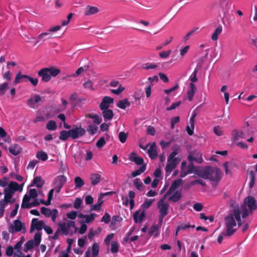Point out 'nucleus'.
<instances>
[{"mask_svg": "<svg viewBox=\"0 0 257 257\" xmlns=\"http://www.w3.org/2000/svg\"><path fill=\"white\" fill-rule=\"evenodd\" d=\"M52 38V35L50 33H42L38 35L37 38V40L34 44L35 46L38 43L43 41L44 42L48 39Z\"/></svg>", "mask_w": 257, "mask_h": 257, "instance_id": "18", "label": "nucleus"}, {"mask_svg": "<svg viewBox=\"0 0 257 257\" xmlns=\"http://www.w3.org/2000/svg\"><path fill=\"white\" fill-rule=\"evenodd\" d=\"M224 225L225 231H224V235L225 236L230 237L236 231V229L234 228L236 226V222L232 208H230V213L224 218Z\"/></svg>", "mask_w": 257, "mask_h": 257, "instance_id": "2", "label": "nucleus"}, {"mask_svg": "<svg viewBox=\"0 0 257 257\" xmlns=\"http://www.w3.org/2000/svg\"><path fill=\"white\" fill-rule=\"evenodd\" d=\"M75 188H81L84 184V181L80 177H76L74 179Z\"/></svg>", "mask_w": 257, "mask_h": 257, "instance_id": "37", "label": "nucleus"}, {"mask_svg": "<svg viewBox=\"0 0 257 257\" xmlns=\"http://www.w3.org/2000/svg\"><path fill=\"white\" fill-rule=\"evenodd\" d=\"M148 153L151 159H154L157 157L158 152L157 151V147L155 143H153L151 145L150 149L148 150Z\"/></svg>", "mask_w": 257, "mask_h": 257, "instance_id": "20", "label": "nucleus"}, {"mask_svg": "<svg viewBox=\"0 0 257 257\" xmlns=\"http://www.w3.org/2000/svg\"><path fill=\"white\" fill-rule=\"evenodd\" d=\"M83 86L85 89H87L91 91L94 90V88H93V83L90 80H87L83 84Z\"/></svg>", "mask_w": 257, "mask_h": 257, "instance_id": "58", "label": "nucleus"}, {"mask_svg": "<svg viewBox=\"0 0 257 257\" xmlns=\"http://www.w3.org/2000/svg\"><path fill=\"white\" fill-rule=\"evenodd\" d=\"M14 225H11L9 229L11 233H14L15 232L22 231L25 233L26 231L25 224L21 220L16 219L14 221Z\"/></svg>", "mask_w": 257, "mask_h": 257, "instance_id": "7", "label": "nucleus"}, {"mask_svg": "<svg viewBox=\"0 0 257 257\" xmlns=\"http://www.w3.org/2000/svg\"><path fill=\"white\" fill-rule=\"evenodd\" d=\"M67 181V177L64 175H59L57 176L54 181V185L63 187Z\"/></svg>", "mask_w": 257, "mask_h": 257, "instance_id": "16", "label": "nucleus"}, {"mask_svg": "<svg viewBox=\"0 0 257 257\" xmlns=\"http://www.w3.org/2000/svg\"><path fill=\"white\" fill-rule=\"evenodd\" d=\"M222 27L221 25L218 26L215 29L214 32L211 36V39L213 41H216L218 39V36L221 33Z\"/></svg>", "mask_w": 257, "mask_h": 257, "instance_id": "34", "label": "nucleus"}, {"mask_svg": "<svg viewBox=\"0 0 257 257\" xmlns=\"http://www.w3.org/2000/svg\"><path fill=\"white\" fill-rule=\"evenodd\" d=\"M172 152L169 155L167 158V165L165 168L166 176H169L174 169H175L178 164L181 161L179 157H176L181 151V148L180 145L178 144L174 145L172 147Z\"/></svg>", "mask_w": 257, "mask_h": 257, "instance_id": "1", "label": "nucleus"}, {"mask_svg": "<svg viewBox=\"0 0 257 257\" xmlns=\"http://www.w3.org/2000/svg\"><path fill=\"white\" fill-rule=\"evenodd\" d=\"M145 217V212L143 211L140 213V211H136L133 215L134 221L136 223L141 222Z\"/></svg>", "mask_w": 257, "mask_h": 257, "instance_id": "21", "label": "nucleus"}, {"mask_svg": "<svg viewBox=\"0 0 257 257\" xmlns=\"http://www.w3.org/2000/svg\"><path fill=\"white\" fill-rule=\"evenodd\" d=\"M36 157L38 159L43 161H45L48 159V155L44 151L38 152L36 155Z\"/></svg>", "mask_w": 257, "mask_h": 257, "instance_id": "46", "label": "nucleus"}, {"mask_svg": "<svg viewBox=\"0 0 257 257\" xmlns=\"http://www.w3.org/2000/svg\"><path fill=\"white\" fill-rule=\"evenodd\" d=\"M183 180L181 179L176 180L171 184L170 188L164 195V197H167L168 196L170 195L173 192H174L177 188L182 183Z\"/></svg>", "mask_w": 257, "mask_h": 257, "instance_id": "13", "label": "nucleus"}, {"mask_svg": "<svg viewBox=\"0 0 257 257\" xmlns=\"http://www.w3.org/2000/svg\"><path fill=\"white\" fill-rule=\"evenodd\" d=\"M146 166L145 165H142L140 168L139 169H138L136 171H133L132 173V175L134 177H135L137 176H139L140 175V174H141L142 173L144 172L146 170Z\"/></svg>", "mask_w": 257, "mask_h": 257, "instance_id": "41", "label": "nucleus"}, {"mask_svg": "<svg viewBox=\"0 0 257 257\" xmlns=\"http://www.w3.org/2000/svg\"><path fill=\"white\" fill-rule=\"evenodd\" d=\"M243 138V133L241 131L234 129L231 133V141L233 143L237 142L240 139Z\"/></svg>", "mask_w": 257, "mask_h": 257, "instance_id": "15", "label": "nucleus"}, {"mask_svg": "<svg viewBox=\"0 0 257 257\" xmlns=\"http://www.w3.org/2000/svg\"><path fill=\"white\" fill-rule=\"evenodd\" d=\"M248 206L250 212L257 208L256 200L251 196H248L245 198L243 204L240 206V210L242 211L241 217L242 218L246 217L248 215V211L246 208Z\"/></svg>", "mask_w": 257, "mask_h": 257, "instance_id": "3", "label": "nucleus"}, {"mask_svg": "<svg viewBox=\"0 0 257 257\" xmlns=\"http://www.w3.org/2000/svg\"><path fill=\"white\" fill-rule=\"evenodd\" d=\"M216 3L222 9V11H224L227 9L228 1V0H217Z\"/></svg>", "mask_w": 257, "mask_h": 257, "instance_id": "53", "label": "nucleus"}, {"mask_svg": "<svg viewBox=\"0 0 257 257\" xmlns=\"http://www.w3.org/2000/svg\"><path fill=\"white\" fill-rule=\"evenodd\" d=\"M130 160L134 162L137 165H142L144 162L143 158L137 156L135 152H132L130 154Z\"/></svg>", "mask_w": 257, "mask_h": 257, "instance_id": "22", "label": "nucleus"}, {"mask_svg": "<svg viewBox=\"0 0 257 257\" xmlns=\"http://www.w3.org/2000/svg\"><path fill=\"white\" fill-rule=\"evenodd\" d=\"M102 203H103V201L101 200V196H100L98 198V200L97 203L92 205L91 206V210H95V211L99 210L101 208Z\"/></svg>", "mask_w": 257, "mask_h": 257, "instance_id": "47", "label": "nucleus"}, {"mask_svg": "<svg viewBox=\"0 0 257 257\" xmlns=\"http://www.w3.org/2000/svg\"><path fill=\"white\" fill-rule=\"evenodd\" d=\"M14 193H13V192L10 191L9 189H7V188H6L4 190V198L8 202H10V200L12 198Z\"/></svg>", "mask_w": 257, "mask_h": 257, "instance_id": "43", "label": "nucleus"}, {"mask_svg": "<svg viewBox=\"0 0 257 257\" xmlns=\"http://www.w3.org/2000/svg\"><path fill=\"white\" fill-rule=\"evenodd\" d=\"M110 250L112 253H116L118 251V244L116 241L111 242Z\"/></svg>", "mask_w": 257, "mask_h": 257, "instance_id": "55", "label": "nucleus"}, {"mask_svg": "<svg viewBox=\"0 0 257 257\" xmlns=\"http://www.w3.org/2000/svg\"><path fill=\"white\" fill-rule=\"evenodd\" d=\"M133 184L135 187L139 191H141L142 189L145 187L141 180L139 178H136L134 180Z\"/></svg>", "mask_w": 257, "mask_h": 257, "instance_id": "38", "label": "nucleus"}, {"mask_svg": "<svg viewBox=\"0 0 257 257\" xmlns=\"http://www.w3.org/2000/svg\"><path fill=\"white\" fill-rule=\"evenodd\" d=\"M45 184V181L40 176H36L33 180L30 186H36L38 188H41Z\"/></svg>", "mask_w": 257, "mask_h": 257, "instance_id": "23", "label": "nucleus"}, {"mask_svg": "<svg viewBox=\"0 0 257 257\" xmlns=\"http://www.w3.org/2000/svg\"><path fill=\"white\" fill-rule=\"evenodd\" d=\"M101 110L102 116L105 121L110 120L113 118L114 114L111 109H106Z\"/></svg>", "mask_w": 257, "mask_h": 257, "instance_id": "24", "label": "nucleus"}, {"mask_svg": "<svg viewBox=\"0 0 257 257\" xmlns=\"http://www.w3.org/2000/svg\"><path fill=\"white\" fill-rule=\"evenodd\" d=\"M90 179L91 184L93 186L98 184L101 180V176L98 173H93L91 174Z\"/></svg>", "mask_w": 257, "mask_h": 257, "instance_id": "28", "label": "nucleus"}, {"mask_svg": "<svg viewBox=\"0 0 257 257\" xmlns=\"http://www.w3.org/2000/svg\"><path fill=\"white\" fill-rule=\"evenodd\" d=\"M128 197L130 198V208L132 209L135 206V201L134 200L135 197V192L133 191H130L128 192Z\"/></svg>", "mask_w": 257, "mask_h": 257, "instance_id": "45", "label": "nucleus"}, {"mask_svg": "<svg viewBox=\"0 0 257 257\" xmlns=\"http://www.w3.org/2000/svg\"><path fill=\"white\" fill-rule=\"evenodd\" d=\"M198 72V70L195 69L193 73H192L191 76H190V80L191 81V83H194V82H196L198 80V78L197 77V74Z\"/></svg>", "mask_w": 257, "mask_h": 257, "instance_id": "63", "label": "nucleus"}, {"mask_svg": "<svg viewBox=\"0 0 257 257\" xmlns=\"http://www.w3.org/2000/svg\"><path fill=\"white\" fill-rule=\"evenodd\" d=\"M60 73V70L54 67L44 68L41 69L38 73V75L42 78V81L48 82L51 77H55Z\"/></svg>", "mask_w": 257, "mask_h": 257, "instance_id": "4", "label": "nucleus"}, {"mask_svg": "<svg viewBox=\"0 0 257 257\" xmlns=\"http://www.w3.org/2000/svg\"><path fill=\"white\" fill-rule=\"evenodd\" d=\"M106 142L104 137H101L96 142V146L98 148H101L105 144Z\"/></svg>", "mask_w": 257, "mask_h": 257, "instance_id": "62", "label": "nucleus"}, {"mask_svg": "<svg viewBox=\"0 0 257 257\" xmlns=\"http://www.w3.org/2000/svg\"><path fill=\"white\" fill-rule=\"evenodd\" d=\"M113 98L110 96H104L102 99L101 102L99 104V108L100 110H103L108 109L110 104L113 103Z\"/></svg>", "mask_w": 257, "mask_h": 257, "instance_id": "12", "label": "nucleus"}, {"mask_svg": "<svg viewBox=\"0 0 257 257\" xmlns=\"http://www.w3.org/2000/svg\"><path fill=\"white\" fill-rule=\"evenodd\" d=\"M58 228L62 232V234L67 235L69 233V228L67 227V224L66 222L59 223L58 224Z\"/></svg>", "mask_w": 257, "mask_h": 257, "instance_id": "29", "label": "nucleus"}, {"mask_svg": "<svg viewBox=\"0 0 257 257\" xmlns=\"http://www.w3.org/2000/svg\"><path fill=\"white\" fill-rule=\"evenodd\" d=\"M222 27L221 25L218 26L215 29L214 32L211 36V39L213 41H216L218 39V36L221 33Z\"/></svg>", "mask_w": 257, "mask_h": 257, "instance_id": "33", "label": "nucleus"}, {"mask_svg": "<svg viewBox=\"0 0 257 257\" xmlns=\"http://www.w3.org/2000/svg\"><path fill=\"white\" fill-rule=\"evenodd\" d=\"M229 208H232V211L234 215V217L238 226L239 227L242 224L241 220V213L242 211L240 210L238 204L236 201L233 199H230L228 203Z\"/></svg>", "mask_w": 257, "mask_h": 257, "instance_id": "5", "label": "nucleus"}, {"mask_svg": "<svg viewBox=\"0 0 257 257\" xmlns=\"http://www.w3.org/2000/svg\"><path fill=\"white\" fill-rule=\"evenodd\" d=\"M155 199H146L144 202L142 204V207L145 209L149 208L152 204L153 202Z\"/></svg>", "mask_w": 257, "mask_h": 257, "instance_id": "56", "label": "nucleus"}, {"mask_svg": "<svg viewBox=\"0 0 257 257\" xmlns=\"http://www.w3.org/2000/svg\"><path fill=\"white\" fill-rule=\"evenodd\" d=\"M85 117L93 119V122L96 124H99L102 121L101 117L97 114L94 113H86L85 115Z\"/></svg>", "mask_w": 257, "mask_h": 257, "instance_id": "17", "label": "nucleus"}, {"mask_svg": "<svg viewBox=\"0 0 257 257\" xmlns=\"http://www.w3.org/2000/svg\"><path fill=\"white\" fill-rule=\"evenodd\" d=\"M96 216L97 215L94 213H91L89 215H86L84 222L86 223L92 222L94 220Z\"/></svg>", "mask_w": 257, "mask_h": 257, "instance_id": "57", "label": "nucleus"}, {"mask_svg": "<svg viewBox=\"0 0 257 257\" xmlns=\"http://www.w3.org/2000/svg\"><path fill=\"white\" fill-rule=\"evenodd\" d=\"M31 197L27 194H25L23 197V202L21 205V207L22 208H27L26 206L28 205L29 203V201H30Z\"/></svg>", "mask_w": 257, "mask_h": 257, "instance_id": "51", "label": "nucleus"}, {"mask_svg": "<svg viewBox=\"0 0 257 257\" xmlns=\"http://www.w3.org/2000/svg\"><path fill=\"white\" fill-rule=\"evenodd\" d=\"M23 186L24 184L19 185L16 182H11L7 188L15 193V192L17 191L21 192L23 190Z\"/></svg>", "mask_w": 257, "mask_h": 257, "instance_id": "14", "label": "nucleus"}, {"mask_svg": "<svg viewBox=\"0 0 257 257\" xmlns=\"http://www.w3.org/2000/svg\"><path fill=\"white\" fill-rule=\"evenodd\" d=\"M190 89L187 92L188 98L189 101H192L196 90L195 85L193 83H190Z\"/></svg>", "mask_w": 257, "mask_h": 257, "instance_id": "27", "label": "nucleus"}, {"mask_svg": "<svg viewBox=\"0 0 257 257\" xmlns=\"http://www.w3.org/2000/svg\"><path fill=\"white\" fill-rule=\"evenodd\" d=\"M187 159L189 162H196L198 164H201L203 162L202 154L196 152H191L188 156Z\"/></svg>", "mask_w": 257, "mask_h": 257, "instance_id": "11", "label": "nucleus"}, {"mask_svg": "<svg viewBox=\"0 0 257 257\" xmlns=\"http://www.w3.org/2000/svg\"><path fill=\"white\" fill-rule=\"evenodd\" d=\"M166 198L164 196L158 202V208L159 209L160 214L167 215L168 213L169 205L168 203L165 202Z\"/></svg>", "mask_w": 257, "mask_h": 257, "instance_id": "10", "label": "nucleus"}, {"mask_svg": "<svg viewBox=\"0 0 257 257\" xmlns=\"http://www.w3.org/2000/svg\"><path fill=\"white\" fill-rule=\"evenodd\" d=\"M210 167H207L204 169L199 170L197 172L196 174L200 177L208 180L210 173Z\"/></svg>", "mask_w": 257, "mask_h": 257, "instance_id": "19", "label": "nucleus"}, {"mask_svg": "<svg viewBox=\"0 0 257 257\" xmlns=\"http://www.w3.org/2000/svg\"><path fill=\"white\" fill-rule=\"evenodd\" d=\"M182 197V193L181 191L177 190L169 198V200L172 201L173 202H178Z\"/></svg>", "mask_w": 257, "mask_h": 257, "instance_id": "31", "label": "nucleus"}, {"mask_svg": "<svg viewBox=\"0 0 257 257\" xmlns=\"http://www.w3.org/2000/svg\"><path fill=\"white\" fill-rule=\"evenodd\" d=\"M99 250V246L98 243H94L92 247V257H97Z\"/></svg>", "mask_w": 257, "mask_h": 257, "instance_id": "48", "label": "nucleus"}, {"mask_svg": "<svg viewBox=\"0 0 257 257\" xmlns=\"http://www.w3.org/2000/svg\"><path fill=\"white\" fill-rule=\"evenodd\" d=\"M42 234L40 232H36L34 237V239L28 240L24 245V251L26 252L32 249L34 246H38L41 241Z\"/></svg>", "mask_w": 257, "mask_h": 257, "instance_id": "6", "label": "nucleus"}, {"mask_svg": "<svg viewBox=\"0 0 257 257\" xmlns=\"http://www.w3.org/2000/svg\"><path fill=\"white\" fill-rule=\"evenodd\" d=\"M248 175L249 177V188L250 189H252L254 185L255 178V175L254 173V171L253 170H250L248 171Z\"/></svg>", "mask_w": 257, "mask_h": 257, "instance_id": "32", "label": "nucleus"}, {"mask_svg": "<svg viewBox=\"0 0 257 257\" xmlns=\"http://www.w3.org/2000/svg\"><path fill=\"white\" fill-rule=\"evenodd\" d=\"M98 11V9L97 7L87 6L85 9L84 15L85 16L94 15L97 13Z\"/></svg>", "mask_w": 257, "mask_h": 257, "instance_id": "25", "label": "nucleus"}, {"mask_svg": "<svg viewBox=\"0 0 257 257\" xmlns=\"http://www.w3.org/2000/svg\"><path fill=\"white\" fill-rule=\"evenodd\" d=\"M194 228L195 225H190L188 223V224H185V223H181L179 225L177 226L178 230H185L189 228Z\"/></svg>", "mask_w": 257, "mask_h": 257, "instance_id": "61", "label": "nucleus"}, {"mask_svg": "<svg viewBox=\"0 0 257 257\" xmlns=\"http://www.w3.org/2000/svg\"><path fill=\"white\" fill-rule=\"evenodd\" d=\"M23 74L21 73V72H19L16 76L14 84L16 85L20 83L24 82L25 80H24V78L23 77Z\"/></svg>", "mask_w": 257, "mask_h": 257, "instance_id": "44", "label": "nucleus"}, {"mask_svg": "<svg viewBox=\"0 0 257 257\" xmlns=\"http://www.w3.org/2000/svg\"><path fill=\"white\" fill-rule=\"evenodd\" d=\"M222 27L221 25L218 26L215 29L214 32L211 36V39L213 41H216L218 39V36L221 33Z\"/></svg>", "mask_w": 257, "mask_h": 257, "instance_id": "35", "label": "nucleus"}, {"mask_svg": "<svg viewBox=\"0 0 257 257\" xmlns=\"http://www.w3.org/2000/svg\"><path fill=\"white\" fill-rule=\"evenodd\" d=\"M9 89V83L4 82L0 84V95H4Z\"/></svg>", "mask_w": 257, "mask_h": 257, "instance_id": "49", "label": "nucleus"}, {"mask_svg": "<svg viewBox=\"0 0 257 257\" xmlns=\"http://www.w3.org/2000/svg\"><path fill=\"white\" fill-rule=\"evenodd\" d=\"M116 105L119 108L125 109L126 107L130 106L131 103L127 99L125 98L118 101Z\"/></svg>", "mask_w": 257, "mask_h": 257, "instance_id": "30", "label": "nucleus"}, {"mask_svg": "<svg viewBox=\"0 0 257 257\" xmlns=\"http://www.w3.org/2000/svg\"><path fill=\"white\" fill-rule=\"evenodd\" d=\"M45 222L43 220H39L38 219L37 221H35V222L34 223V226L38 231H40L42 229V228L44 227V226L45 225Z\"/></svg>", "mask_w": 257, "mask_h": 257, "instance_id": "52", "label": "nucleus"}, {"mask_svg": "<svg viewBox=\"0 0 257 257\" xmlns=\"http://www.w3.org/2000/svg\"><path fill=\"white\" fill-rule=\"evenodd\" d=\"M69 137H70V133L69 130L68 131H62L60 133L59 139L63 141H66Z\"/></svg>", "mask_w": 257, "mask_h": 257, "instance_id": "36", "label": "nucleus"}, {"mask_svg": "<svg viewBox=\"0 0 257 257\" xmlns=\"http://www.w3.org/2000/svg\"><path fill=\"white\" fill-rule=\"evenodd\" d=\"M214 133L218 136H221L223 135V131L220 126H215L213 128Z\"/></svg>", "mask_w": 257, "mask_h": 257, "instance_id": "59", "label": "nucleus"}, {"mask_svg": "<svg viewBox=\"0 0 257 257\" xmlns=\"http://www.w3.org/2000/svg\"><path fill=\"white\" fill-rule=\"evenodd\" d=\"M70 133V137L73 139H76L85 135L86 131L81 126L75 127L69 130Z\"/></svg>", "mask_w": 257, "mask_h": 257, "instance_id": "9", "label": "nucleus"}, {"mask_svg": "<svg viewBox=\"0 0 257 257\" xmlns=\"http://www.w3.org/2000/svg\"><path fill=\"white\" fill-rule=\"evenodd\" d=\"M41 212L42 214L44 215L46 217H49L51 215V214L52 213V210H51L48 208L42 207L41 208Z\"/></svg>", "mask_w": 257, "mask_h": 257, "instance_id": "54", "label": "nucleus"}, {"mask_svg": "<svg viewBox=\"0 0 257 257\" xmlns=\"http://www.w3.org/2000/svg\"><path fill=\"white\" fill-rule=\"evenodd\" d=\"M98 130V127L95 124H90L88 126L87 131L91 135L95 134Z\"/></svg>", "mask_w": 257, "mask_h": 257, "instance_id": "40", "label": "nucleus"}, {"mask_svg": "<svg viewBox=\"0 0 257 257\" xmlns=\"http://www.w3.org/2000/svg\"><path fill=\"white\" fill-rule=\"evenodd\" d=\"M149 233L150 235H154L157 236L159 234V226L157 225H152L149 230Z\"/></svg>", "mask_w": 257, "mask_h": 257, "instance_id": "39", "label": "nucleus"}, {"mask_svg": "<svg viewBox=\"0 0 257 257\" xmlns=\"http://www.w3.org/2000/svg\"><path fill=\"white\" fill-rule=\"evenodd\" d=\"M128 137V134L125 133L124 132H121L118 134V139L121 143H124Z\"/></svg>", "mask_w": 257, "mask_h": 257, "instance_id": "50", "label": "nucleus"}, {"mask_svg": "<svg viewBox=\"0 0 257 257\" xmlns=\"http://www.w3.org/2000/svg\"><path fill=\"white\" fill-rule=\"evenodd\" d=\"M46 128L49 131H55L57 128V124L54 120L49 121L46 125Z\"/></svg>", "mask_w": 257, "mask_h": 257, "instance_id": "42", "label": "nucleus"}, {"mask_svg": "<svg viewBox=\"0 0 257 257\" xmlns=\"http://www.w3.org/2000/svg\"><path fill=\"white\" fill-rule=\"evenodd\" d=\"M221 171L219 168H210V173L208 180L218 183L221 179Z\"/></svg>", "mask_w": 257, "mask_h": 257, "instance_id": "8", "label": "nucleus"}, {"mask_svg": "<svg viewBox=\"0 0 257 257\" xmlns=\"http://www.w3.org/2000/svg\"><path fill=\"white\" fill-rule=\"evenodd\" d=\"M9 151L13 155L17 156L21 152L22 148L18 144H14L10 147Z\"/></svg>", "mask_w": 257, "mask_h": 257, "instance_id": "26", "label": "nucleus"}, {"mask_svg": "<svg viewBox=\"0 0 257 257\" xmlns=\"http://www.w3.org/2000/svg\"><path fill=\"white\" fill-rule=\"evenodd\" d=\"M157 67H158V66L155 64H151V63H147L144 64L143 65L142 68L145 70H149L150 69H156L157 68Z\"/></svg>", "mask_w": 257, "mask_h": 257, "instance_id": "60", "label": "nucleus"}, {"mask_svg": "<svg viewBox=\"0 0 257 257\" xmlns=\"http://www.w3.org/2000/svg\"><path fill=\"white\" fill-rule=\"evenodd\" d=\"M110 221V216L107 213L105 212L101 219V222H104L105 223H108Z\"/></svg>", "mask_w": 257, "mask_h": 257, "instance_id": "64", "label": "nucleus"}]
</instances>
